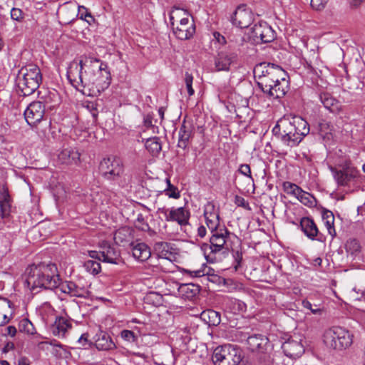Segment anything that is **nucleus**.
I'll return each mask as SVG.
<instances>
[{
  "label": "nucleus",
  "instance_id": "obj_10",
  "mask_svg": "<svg viewBox=\"0 0 365 365\" xmlns=\"http://www.w3.org/2000/svg\"><path fill=\"white\" fill-rule=\"evenodd\" d=\"M11 211V197L7 187L3 185L0 187V223H3L7 227L10 226V222L12 220Z\"/></svg>",
  "mask_w": 365,
  "mask_h": 365
},
{
  "label": "nucleus",
  "instance_id": "obj_44",
  "mask_svg": "<svg viewBox=\"0 0 365 365\" xmlns=\"http://www.w3.org/2000/svg\"><path fill=\"white\" fill-rule=\"evenodd\" d=\"M78 15L81 19L86 21L89 25H91L95 21V18L84 6H78Z\"/></svg>",
  "mask_w": 365,
  "mask_h": 365
},
{
  "label": "nucleus",
  "instance_id": "obj_15",
  "mask_svg": "<svg viewBox=\"0 0 365 365\" xmlns=\"http://www.w3.org/2000/svg\"><path fill=\"white\" fill-rule=\"evenodd\" d=\"M231 20L234 25L241 29L247 28L252 21V13L245 4H241L233 13Z\"/></svg>",
  "mask_w": 365,
  "mask_h": 365
},
{
  "label": "nucleus",
  "instance_id": "obj_22",
  "mask_svg": "<svg viewBox=\"0 0 365 365\" xmlns=\"http://www.w3.org/2000/svg\"><path fill=\"white\" fill-rule=\"evenodd\" d=\"M319 98L324 107L329 110V112L339 114L341 112L342 108L340 102L336 99L332 95L327 92H321Z\"/></svg>",
  "mask_w": 365,
  "mask_h": 365
},
{
  "label": "nucleus",
  "instance_id": "obj_1",
  "mask_svg": "<svg viewBox=\"0 0 365 365\" xmlns=\"http://www.w3.org/2000/svg\"><path fill=\"white\" fill-rule=\"evenodd\" d=\"M83 73L81 69L73 67L70 77L71 85L77 91L88 96H98L107 89L111 83V75L107 63L97 58H91L90 65Z\"/></svg>",
  "mask_w": 365,
  "mask_h": 365
},
{
  "label": "nucleus",
  "instance_id": "obj_62",
  "mask_svg": "<svg viewBox=\"0 0 365 365\" xmlns=\"http://www.w3.org/2000/svg\"><path fill=\"white\" fill-rule=\"evenodd\" d=\"M14 307V304L10 300L6 298L0 297V307L13 309Z\"/></svg>",
  "mask_w": 365,
  "mask_h": 365
},
{
  "label": "nucleus",
  "instance_id": "obj_36",
  "mask_svg": "<svg viewBox=\"0 0 365 365\" xmlns=\"http://www.w3.org/2000/svg\"><path fill=\"white\" fill-rule=\"evenodd\" d=\"M282 189L287 195H293L297 199L302 195H304V191L299 186L289 181H285L282 183Z\"/></svg>",
  "mask_w": 365,
  "mask_h": 365
},
{
  "label": "nucleus",
  "instance_id": "obj_59",
  "mask_svg": "<svg viewBox=\"0 0 365 365\" xmlns=\"http://www.w3.org/2000/svg\"><path fill=\"white\" fill-rule=\"evenodd\" d=\"M322 216L324 221H334V215L333 212L327 209L323 208Z\"/></svg>",
  "mask_w": 365,
  "mask_h": 365
},
{
  "label": "nucleus",
  "instance_id": "obj_17",
  "mask_svg": "<svg viewBox=\"0 0 365 365\" xmlns=\"http://www.w3.org/2000/svg\"><path fill=\"white\" fill-rule=\"evenodd\" d=\"M204 217L205 224L211 234L220 230L222 225L220 223V215L215 210V206L212 203H207L205 207Z\"/></svg>",
  "mask_w": 365,
  "mask_h": 365
},
{
  "label": "nucleus",
  "instance_id": "obj_16",
  "mask_svg": "<svg viewBox=\"0 0 365 365\" xmlns=\"http://www.w3.org/2000/svg\"><path fill=\"white\" fill-rule=\"evenodd\" d=\"M232 346L231 344H223L217 346L213 351L212 361L215 365H230Z\"/></svg>",
  "mask_w": 365,
  "mask_h": 365
},
{
  "label": "nucleus",
  "instance_id": "obj_51",
  "mask_svg": "<svg viewBox=\"0 0 365 365\" xmlns=\"http://www.w3.org/2000/svg\"><path fill=\"white\" fill-rule=\"evenodd\" d=\"M298 200H299L302 203L309 207L313 206L315 201V198L312 195L305 192H304V195L299 197Z\"/></svg>",
  "mask_w": 365,
  "mask_h": 365
},
{
  "label": "nucleus",
  "instance_id": "obj_43",
  "mask_svg": "<svg viewBox=\"0 0 365 365\" xmlns=\"http://www.w3.org/2000/svg\"><path fill=\"white\" fill-rule=\"evenodd\" d=\"M130 235L131 234L129 229L121 228L115 233L114 240L116 243H123V242L129 241Z\"/></svg>",
  "mask_w": 365,
  "mask_h": 365
},
{
  "label": "nucleus",
  "instance_id": "obj_61",
  "mask_svg": "<svg viewBox=\"0 0 365 365\" xmlns=\"http://www.w3.org/2000/svg\"><path fill=\"white\" fill-rule=\"evenodd\" d=\"M302 305L304 308L310 309L312 314H317L321 313L322 310L320 309H313L312 303L309 302L308 300H303L302 301Z\"/></svg>",
  "mask_w": 365,
  "mask_h": 365
},
{
  "label": "nucleus",
  "instance_id": "obj_47",
  "mask_svg": "<svg viewBox=\"0 0 365 365\" xmlns=\"http://www.w3.org/2000/svg\"><path fill=\"white\" fill-rule=\"evenodd\" d=\"M19 329L21 331L26 332L28 334H34V327L27 319H24L20 322Z\"/></svg>",
  "mask_w": 365,
  "mask_h": 365
},
{
  "label": "nucleus",
  "instance_id": "obj_31",
  "mask_svg": "<svg viewBox=\"0 0 365 365\" xmlns=\"http://www.w3.org/2000/svg\"><path fill=\"white\" fill-rule=\"evenodd\" d=\"M71 327V325L70 322L66 318L63 317H58L56 318L52 331L55 335L63 336L67 329Z\"/></svg>",
  "mask_w": 365,
  "mask_h": 365
},
{
  "label": "nucleus",
  "instance_id": "obj_58",
  "mask_svg": "<svg viewBox=\"0 0 365 365\" xmlns=\"http://www.w3.org/2000/svg\"><path fill=\"white\" fill-rule=\"evenodd\" d=\"M327 3V0H311V6L317 10H322Z\"/></svg>",
  "mask_w": 365,
  "mask_h": 365
},
{
  "label": "nucleus",
  "instance_id": "obj_40",
  "mask_svg": "<svg viewBox=\"0 0 365 365\" xmlns=\"http://www.w3.org/2000/svg\"><path fill=\"white\" fill-rule=\"evenodd\" d=\"M83 267L86 272L93 275H97L101 271V265L97 260L88 259L84 262Z\"/></svg>",
  "mask_w": 365,
  "mask_h": 365
},
{
  "label": "nucleus",
  "instance_id": "obj_27",
  "mask_svg": "<svg viewBox=\"0 0 365 365\" xmlns=\"http://www.w3.org/2000/svg\"><path fill=\"white\" fill-rule=\"evenodd\" d=\"M200 319L210 327H216L221 322V314L219 312L213 309H206L200 314Z\"/></svg>",
  "mask_w": 365,
  "mask_h": 365
},
{
  "label": "nucleus",
  "instance_id": "obj_14",
  "mask_svg": "<svg viewBox=\"0 0 365 365\" xmlns=\"http://www.w3.org/2000/svg\"><path fill=\"white\" fill-rule=\"evenodd\" d=\"M353 334L341 327H333L326 330L323 334V342H336V341H353Z\"/></svg>",
  "mask_w": 365,
  "mask_h": 365
},
{
  "label": "nucleus",
  "instance_id": "obj_30",
  "mask_svg": "<svg viewBox=\"0 0 365 365\" xmlns=\"http://www.w3.org/2000/svg\"><path fill=\"white\" fill-rule=\"evenodd\" d=\"M170 243L167 242H157L154 244V250L160 258L163 259H169L173 254Z\"/></svg>",
  "mask_w": 365,
  "mask_h": 365
},
{
  "label": "nucleus",
  "instance_id": "obj_42",
  "mask_svg": "<svg viewBox=\"0 0 365 365\" xmlns=\"http://www.w3.org/2000/svg\"><path fill=\"white\" fill-rule=\"evenodd\" d=\"M345 248L347 252L354 255L360 252L361 246L358 240L350 238L346 241Z\"/></svg>",
  "mask_w": 365,
  "mask_h": 365
},
{
  "label": "nucleus",
  "instance_id": "obj_32",
  "mask_svg": "<svg viewBox=\"0 0 365 365\" xmlns=\"http://www.w3.org/2000/svg\"><path fill=\"white\" fill-rule=\"evenodd\" d=\"M333 125L330 122L321 120L318 123V133L324 140L332 138Z\"/></svg>",
  "mask_w": 365,
  "mask_h": 365
},
{
  "label": "nucleus",
  "instance_id": "obj_2",
  "mask_svg": "<svg viewBox=\"0 0 365 365\" xmlns=\"http://www.w3.org/2000/svg\"><path fill=\"white\" fill-rule=\"evenodd\" d=\"M26 273V284L34 294L43 289L53 290L60 284V276L54 263L33 264L27 267Z\"/></svg>",
  "mask_w": 365,
  "mask_h": 365
},
{
  "label": "nucleus",
  "instance_id": "obj_8",
  "mask_svg": "<svg viewBox=\"0 0 365 365\" xmlns=\"http://www.w3.org/2000/svg\"><path fill=\"white\" fill-rule=\"evenodd\" d=\"M238 61V53L230 46L219 51L215 56V71H229L232 65Z\"/></svg>",
  "mask_w": 365,
  "mask_h": 365
},
{
  "label": "nucleus",
  "instance_id": "obj_33",
  "mask_svg": "<svg viewBox=\"0 0 365 365\" xmlns=\"http://www.w3.org/2000/svg\"><path fill=\"white\" fill-rule=\"evenodd\" d=\"M145 146L153 156L158 155L162 150L161 142L158 137L148 138L145 140Z\"/></svg>",
  "mask_w": 365,
  "mask_h": 365
},
{
  "label": "nucleus",
  "instance_id": "obj_54",
  "mask_svg": "<svg viewBox=\"0 0 365 365\" xmlns=\"http://www.w3.org/2000/svg\"><path fill=\"white\" fill-rule=\"evenodd\" d=\"M199 330L193 331V332H191V329H189L187 331H184L185 335H182V338L183 339V341H185L186 340L190 342V341L195 339V340H199L200 339L197 336Z\"/></svg>",
  "mask_w": 365,
  "mask_h": 365
},
{
  "label": "nucleus",
  "instance_id": "obj_41",
  "mask_svg": "<svg viewBox=\"0 0 365 365\" xmlns=\"http://www.w3.org/2000/svg\"><path fill=\"white\" fill-rule=\"evenodd\" d=\"M135 226L137 229L141 231L148 232L150 235L155 234V232L150 229L149 225L145 220V218L141 213L138 215L137 219L135 222Z\"/></svg>",
  "mask_w": 365,
  "mask_h": 365
},
{
  "label": "nucleus",
  "instance_id": "obj_55",
  "mask_svg": "<svg viewBox=\"0 0 365 365\" xmlns=\"http://www.w3.org/2000/svg\"><path fill=\"white\" fill-rule=\"evenodd\" d=\"M90 346L93 345L99 351L113 350L116 348V344H88Z\"/></svg>",
  "mask_w": 365,
  "mask_h": 365
},
{
  "label": "nucleus",
  "instance_id": "obj_18",
  "mask_svg": "<svg viewBox=\"0 0 365 365\" xmlns=\"http://www.w3.org/2000/svg\"><path fill=\"white\" fill-rule=\"evenodd\" d=\"M289 91V81L285 77L282 81L273 83L267 88V91H262L267 98L269 99H279L283 98Z\"/></svg>",
  "mask_w": 365,
  "mask_h": 365
},
{
  "label": "nucleus",
  "instance_id": "obj_53",
  "mask_svg": "<svg viewBox=\"0 0 365 365\" xmlns=\"http://www.w3.org/2000/svg\"><path fill=\"white\" fill-rule=\"evenodd\" d=\"M120 337L123 340L127 341H137L136 336L133 331L124 329L120 331Z\"/></svg>",
  "mask_w": 365,
  "mask_h": 365
},
{
  "label": "nucleus",
  "instance_id": "obj_35",
  "mask_svg": "<svg viewBox=\"0 0 365 365\" xmlns=\"http://www.w3.org/2000/svg\"><path fill=\"white\" fill-rule=\"evenodd\" d=\"M51 346V352L58 358H68L71 356L70 348L63 344H49Z\"/></svg>",
  "mask_w": 365,
  "mask_h": 365
},
{
  "label": "nucleus",
  "instance_id": "obj_39",
  "mask_svg": "<svg viewBox=\"0 0 365 365\" xmlns=\"http://www.w3.org/2000/svg\"><path fill=\"white\" fill-rule=\"evenodd\" d=\"M234 332H231L230 331V334L232 335V336L233 337V334L235 335L236 336V339H233L232 338V340H240L241 342H242L243 341H247V342H249L250 340L251 339H259L261 341H263L264 340V335H262V334H255V335H248L247 333H244L241 331H238V330H233Z\"/></svg>",
  "mask_w": 365,
  "mask_h": 365
},
{
  "label": "nucleus",
  "instance_id": "obj_34",
  "mask_svg": "<svg viewBox=\"0 0 365 365\" xmlns=\"http://www.w3.org/2000/svg\"><path fill=\"white\" fill-rule=\"evenodd\" d=\"M80 155L77 151L64 149L58 155L59 160L65 164H71L79 160Z\"/></svg>",
  "mask_w": 365,
  "mask_h": 365
},
{
  "label": "nucleus",
  "instance_id": "obj_9",
  "mask_svg": "<svg viewBox=\"0 0 365 365\" xmlns=\"http://www.w3.org/2000/svg\"><path fill=\"white\" fill-rule=\"evenodd\" d=\"M45 110V105L42 102L31 103L24 113L26 123L31 127L36 126L43 120Z\"/></svg>",
  "mask_w": 365,
  "mask_h": 365
},
{
  "label": "nucleus",
  "instance_id": "obj_7",
  "mask_svg": "<svg viewBox=\"0 0 365 365\" xmlns=\"http://www.w3.org/2000/svg\"><path fill=\"white\" fill-rule=\"evenodd\" d=\"M99 170L105 179L114 181L119 178L123 173V163L119 157L110 155L104 158L101 161Z\"/></svg>",
  "mask_w": 365,
  "mask_h": 365
},
{
  "label": "nucleus",
  "instance_id": "obj_45",
  "mask_svg": "<svg viewBox=\"0 0 365 365\" xmlns=\"http://www.w3.org/2000/svg\"><path fill=\"white\" fill-rule=\"evenodd\" d=\"M165 180L168 184V187L165 190V195L169 197L178 199L180 197V194L178 187L170 183L169 178H166Z\"/></svg>",
  "mask_w": 365,
  "mask_h": 365
},
{
  "label": "nucleus",
  "instance_id": "obj_46",
  "mask_svg": "<svg viewBox=\"0 0 365 365\" xmlns=\"http://www.w3.org/2000/svg\"><path fill=\"white\" fill-rule=\"evenodd\" d=\"M338 171L360 173L359 170L353 165L350 160H346L339 164Z\"/></svg>",
  "mask_w": 365,
  "mask_h": 365
},
{
  "label": "nucleus",
  "instance_id": "obj_25",
  "mask_svg": "<svg viewBox=\"0 0 365 365\" xmlns=\"http://www.w3.org/2000/svg\"><path fill=\"white\" fill-rule=\"evenodd\" d=\"M200 286L193 283L182 284L178 288L182 298L189 300L193 299L200 293Z\"/></svg>",
  "mask_w": 365,
  "mask_h": 365
},
{
  "label": "nucleus",
  "instance_id": "obj_56",
  "mask_svg": "<svg viewBox=\"0 0 365 365\" xmlns=\"http://www.w3.org/2000/svg\"><path fill=\"white\" fill-rule=\"evenodd\" d=\"M238 171L243 175L248 177L250 179L252 180V182H254V179L252 176L251 173V169L249 165L247 164H242Z\"/></svg>",
  "mask_w": 365,
  "mask_h": 365
},
{
  "label": "nucleus",
  "instance_id": "obj_24",
  "mask_svg": "<svg viewBox=\"0 0 365 365\" xmlns=\"http://www.w3.org/2000/svg\"><path fill=\"white\" fill-rule=\"evenodd\" d=\"M233 238V241L230 247L227 250V253L229 252H232V257L234 258L235 263V269L237 270L238 267L241 266V263L242 261V241L237 237H232Z\"/></svg>",
  "mask_w": 365,
  "mask_h": 365
},
{
  "label": "nucleus",
  "instance_id": "obj_26",
  "mask_svg": "<svg viewBox=\"0 0 365 365\" xmlns=\"http://www.w3.org/2000/svg\"><path fill=\"white\" fill-rule=\"evenodd\" d=\"M282 349L284 354L291 359L299 358L305 351L303 344H282Z\"/></svg>",
  "mask_w": 365,
  "mask_h": 365
},
{
  "label": "nucleus",
  "instance_id": "obj_28",
  "mask_svg": "<svg viewBox=\"0 0 365 365\" xmlns=\"http://www.w3.org/2000/svg\"><path fill=\"white\" fill-rule=\"evenodd\" d=\"M173 32L178 39L187 40L192 37L195 32V26L194 24H192L190 26L178 25L173 27Z\"/></svg>",
  "mask_w": 365,
  "mask_h": 365
},
{
  "label": "nucleus",
  "instance_id": "obj_48",
  "mask_svg": "<svg viewBox=\"0 0 365 365\" xmlns=\"http://www.w3.org/2000/svg\"><path fill=\"white\" fill-rule=\"evenodd\" d=\"M242 351L237 346L232 348V361L230 365H238L242 359Z\"/></svg>",
  "mask_w": 365,
  "mask_h": 365
},
{
  "label": "nucleus",
  "instance_id": "obj_3",
  "mask_svg": "<svg viewBox=\"0 0 365 365\" xmlns=\"http://www.w3.org/2000/svg\"><path fill=\"white\" fill-rule=\"evenodd\" d=\"M309 124L298 115L280 118L272 129L273 135L284 144L294 147L309 133Z\"/></svg>",
  "mask_w": 365,
  "mask_h": 365
},
{
  "label": "nucleus",
  "instance_id": "obj_21",
  "mask_svg": "<svg viewBox=\"0 0 365 365\" xmlns=\"http://www.w3.org/2000/svg\"><path fill=\"white\" fill-rule=\"evenodd\" d=\"M330 170L339 186H348L350 182L355 181L360 173L338 171L334 167H330Z\"/></svg>",
  "mask_w": 365,
  "mask_h": 365
},
{
  "label": "nucleus",
  "instance_id": "obj_29",
  "mask_svg": "<svg viewBox=\"0 0 365 365\" xmlns=\"http://www.w3.org/2000/svg\"><path fill=\"white\" fill-rule=\"evenodd\" d=\"M61 290L65 294H68L71 297H83V289L79 288L73 282H66L60 283Z\"/></svg>",
  "mask_w": 365,
  "mask_h": 365
},
{
  "label": "nucleus",
  "instance_id": "obj_57",
  "mask_svg": "<svg viewBox=\"0 0 365 365\" xmlns=\"http://www.w3.org/2000/svg\"><path fill=\"white\" fill-rule=\"evenodd\" d=\"M153 113H149L143 116V126L146 129H149L151 128H154V125L153 124Z\"/></svg>",
  "mask_w": 365,
  "mask_h": 365
},
{
  "label": "nucleus",
  "instance_id": "obj_37",
  "mask_svg": "<svg viewBox=\"0 0 365 365\" xmlns=\"http://www.w3.org/2000/svg\"><path fill=\"white\" fill-rule=\"evenodd\" d=\"M91 58V57H86L85 60L81 59L80 60L79 63L73 61L70 63L66 72V76L69 83L71 82L73 78V77H70V73H71V69L73 67H75L76 65L77 68L81 69V73H83L84 71H86V68H87L86 65H90Z\"/></svg>",
  "mask_w": 365,
  "mask_h": 365
},
{
  "label": "nucleus",
  "instance_id": "obj_49",
  "mask_svg": "<svg viewBox=\"0 0 365 365\" xmlns=\"http://www.w3.org/2000/svg\"><path fill=\"white\" fill-rule=\"evenodd\" d=\"M11 18L14 21L22 22L24 19V13L21 9L12 8L11 10Z\"/></svg>",
  "mask_w": 365,
  "mask_h": 365
},
{
  "label": "nucleus",
  "instance_id": "obj_38",
  "mask_svg": "<svg viewBox=\"0 0 365 365\" xmlns=\"http://www.w3.org/2000/svg\"><path fill=\"white\" fill-rule=\"evenodd\" d=\"M182 345L183 349H181L182 352H186L187 354H198L200 356H202V351L204 349H207L206 344H200V346L199 347L197 344H181Z\"/></svg>",
  "mask_w": 365,
  "mask_h": 365
},
{
  "label": "nucleus",
  "instance_id": "obj_23",
  "mask_svg": "<svg viewBox=\"0 0 365 365\" xmlns=\"http://www.w3.org/2000/svg\"><path fill=\"white\" fill-rule=\"evenodd\" d=\"M133 257L138 261L144 262L148 259L151 255L150 247L144 242L130 243Z\"/></svg>",
  "mask_w": 365,
  "mask_h": 365
},
{
  "label": "nucleus",
  "instance_id": "obj_4",
  "mask_svg": "<svg viewBox=\"0 0 365 365\" xmlns=\"http://www.w3.org/2000/svg\"><path fill=\"white\" fill-rule=\"evenodd\" d=\"M237 236L231 232L225 225H222L220 230L212 233L210 237L209 243H203L201 249L204 252L205 257L207 262L213 263L217 260L216 255L219 253L227 254V250L232 245L233 238Z\"/></svg>",
  "mask_w": 365,
  "mask_h": 365
},
{
  "label": "nucleus",
  "instance_id": "obj_5",
  "mask_svg": "<svg viewBox=\"0 0 365 365\" xmlns=\"http://www.w3.org/2000/svg\"><path fill=\"white\" fill-rule=\"evenodd\" d=\"M42 83L40 68L35 64H29L19 70L16 78L18 93L22 96L33 94Z\"/></svg>",
  "mask_w": 365,
  "mask_h": 365
},
{
  "label": "nucleus",
  "instance_id": "obj_64",
  "mask_svg": "<svg viewBox=\"0 0 365 365\" xmlns=\"http://www.w3.org/2000/svg\"><path fill=\"white\" fill-rule=\"evenodd\" d=\"M16 331V328L14 326H9L5 328L4 335L14 336Z\"/></svg>",
  "mask_w": 365,
  "mask_h": 365
},
{
  "label": "nucleus",
  "instance_id": "obj_12",
  "mask_svg": "<svg viewBox=\"0 0 365 365\" xmlns=\"http://www.w3.org/2000/svg\"><path fill=\"white\" fill-rule=\"evenodd\" d=\"M158 212L163 214L166 221H176L181 227L189 224L190 212L185 207L171 210L161 207L158 209Z\"/></svg>",
  "mask_w": 365,
  "mask_h": 365
},
{
  "label": "nucleus",
  "instance_id": "obj_60",
  "mask_svg": "<svg viewBox=\"0 0 365 365\" xmlns=\"http://www.w3.org/2000/svg\"><path fill=\"white\" fill-rule=\"evenodd\" d=\"M324 225L327 229L328 233L334 238L336 235V232L334 228V221H324Z\"/></svg>",
  "mask_w": 365,
  "mask_h": 365
},
{
  "label": "nucleus",
  "instance_id": "obj_19",
  "mask_svg": "<svg viewBox=\"0 0 365 365\" xmlns=\"http://www.w3.org/2000/svg\"><path fill=\"white\" fill-rule=\"evenodd\" d=\"M102 250L101 251L102 261L108 263L118 264L121 262L120 250L110 245L108 242H103Z\"/></svg>",
  "mask_w": 365,
  "mask_h": 365
},
{
  "label": "nucleus",
  "instance_id": "obj_13",
  "mask_svg": "<svg viewBox=\"0 0 365 365\" xmlns=\"http://www.w3.org/2000/svg\"><path fill=\"white\" fill-rule=\"evenodd\" d=\"M300 230L304 235L311 240H317L321 242L326 241L325 235L320 232L314 220L309 217L301 218L299 225Z\"/></svg>",
  "mask_w": 365,
  "mask_h": 365
},
{
  "label": "nucleus",
  "instance_id": "obj_11",
  "mask_svg": "<svg viewBox=\"0 0 365 365\" xmlns=\"http://www.w3.org/2000/svg\"><path fill=\"white\" fill-rule=\"evenodd\" d=\"M251 35L257 43H269L275 39V32L264 21H260L251 29Z\"/></svg>",
  "mask_w": 365,
  "mask_h": 365
},
{
  "label": "nucleus",
  "instance_id": "obj_20",
  "mask_svg": "<svg viewBox=\"0 0 365 365\" xmlns=\"http://www.w3.org/2000/svg\"><path fill=\"white\" fill-rule=\"evenodd\" d=\"M193 126L192 124L186 120H183L179 130V138L178 147L185 150L190 143V139L192 137Z\"/></svg>",
  "mask_w": 365,
  "mask_h": 365
},
{
  "label": "nucleus",
  "instance_id": "obj_50",
  "mask_svg": "<svg viewBox=\"0 0 365 365\" xmlns=\"http://www.w3.org/2000/svg\"><path fill=\"white\" fill-rule=\"evenodd\" d=\"M192 81H193V76L192 74L189 73L188 72H186L185 74V83L187 87V93L189 96H191L194 94L195 91L192 88Z\"/></svg>",
  "mask_w": 365,
  "mask_h": 365
},
{
  "label": "nucleus",
  "instance_id": "obj_6",
  "mask_svg": "<svg viewBox=\"0 0 365 365\" xmlns=\"http://www.w3.org/2000/svg\"><path fill=\"white\" fill-rule=\"evenodd\" d=\"M254 76L258 88L264 91L278 81L288 77L287 73L279 66L272 63L262 62L255 66Z\"/></svg>",
  "mask_w": 365,
  "mask_h": 365
},
{
  "label": "nucleus",
  "instance_id": "obj_52",
  "mask_svg": "<svg viewBox=\"0 0 365 365\" xmlns=\"http://www.w3.org/2000/svg\"><path fill=\"white\" fill-rule=\"evenodd\" d=\"M234 202L238 207H243L247 210H251L249 202L242 196L235 195Z\"/></svg>",
  "mask_w": 365,
  "mask_h": 365
},
{
  "label": "nucleus",
  "instance_id": "obj_63",
  "mask_svg": "<svg viewBox=\"0 0 365 365\" xmlns=\"http://www.w3.org/2000/svg\"><path fill=\"white\" fill-rule=\"evenodd\" d=\"M213 36L215 39L221 45H225L227 41L225 37L222 36L220 33L215 31L213 33Z\"/></svg>",
  "mask_w": 365,
  "mask_h": 365
}]
</instances>
